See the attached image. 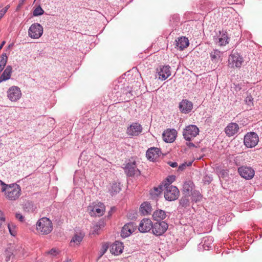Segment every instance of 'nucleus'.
Returning a JSON list of instances; mask_svg holds the SVG:
<instances>
[{
  "mask_svg": "<svg viewBox=\"0 0 262 262\" xmlns=\"http://www.w3.org/2000/svg\"><path fill=\"white\" fill-rule=\"evenodd\" d=\"M123 249V244L118 241H116L111 246L110 251L112 254L118 255L122 252Z\"/></svg>",
  "mask_w": 262,
  "mask_h": 262,
  "instance_id": "21",
  "label": "nucleus"
},
{
  "mask_svg": "<svg viewBox=\"0 0 262 262\" xmlns=\"http://www.w3.org/2000/svg\"><path fill=\"white\" fill-rule=\"evenodd\" d=\"M161 154L160 149L157 147H151L149 148L146 152V156L148 160L154 161L158 158Z\"/></svg>",
  "mask_w": 262,
  "mask_h": 262,
  "instance_id": "16",
  "label": "nucleus"
},
{
  "mask_svg": "<svg viewBox=\"0 0 262 262\" xmlns=\"http://www.w3.org/2000/svg\"><path fill=\"white\" fill-rule=\"evenodd\" d=\"M84 237V235L81 233L79 234H75L72 237L71 243H74L76 245H78L80 242L82 241Z\"/></svg>",
  "mask_w": 262,
  "mask_h": 262,
  "instance_id": "33",
  "label": "nucleus"
},
{
  "mask_svg": "<svg viewBox=\"0 0 262 262\" xmlns=\"http://www.w3.org/2000/svg\"><path fill=\"white\" fill-rule=\"evenodd\" d=\"M24 209L26 211H27L28 212H33L35 207L34 206V204L32 202H27L25 205Z\"/></svg>",
  "mask_w": 262,
  "mask_h": 262,
  "instance_id": "39",
  "label": "nucleus"
},
{
  "mask_svg": "<svg viewBox=\"0 0 262 262\" xmlns=\"http://www.w3.org/2000/svg\"><path fill=\"white\" fill-rule=\"evenodd\" d=\"M8 57L6 53H3L0 56V73L3 71L7 62Z\"/></svg>",
  "mask_w": 262,
  "mask_h": 262,
  "instance_id": "35",
  "label": "nucleus"
},
{
  "mask_svg": "<svg viewBox=\"0 0 262 262\" xmlns=\"http://www.w3.org/2000/svg\"><path fill=\"white\" fill-rule=\"evenodd\" d=\"M199 131L196 125H189L184 129L183 135L186 140L190 141L199 134Z\"/></svg>",
  "mask_w": 262,
  "mask_h": 262,
  "instance_id": "5",
  "label": "nucleus"
},
{
  "mask_svg": "<svg viewBox=\"0 0 262 262\" xmlns=\"http://www.w3.org/2000/svg\"><path fill=\"white\" fill-rule=\"evenodd\" d=\"M239 130V126L236 123L231 122L225 128L224 131L226 135L229 137L233 136Z\"/></svg>",
  "mask_w": 262,
  "mask_h": 262,
  "instance_id": "17",
  "label": "nucleus"
},
{
  "mask_svg": "<svg viewBox=\"0 0 262 262\" xmlns=\"http://www.w3.org/2000/svg\"><path fill=\"white\" fill-rule=\"evenodd\" d=\"M140 210L141 213L144 215L150 214L152 211L150 204L148 202L143 203L140 206Z\"/></svg>",
  "mask_w": 262,
  "mask_h": 262,
  "instance_id": "25",
  "label": "nucleus"
},
{
  "mask_svg": "<svg viewBox=\"0 0 262 262\" xmlns=\"http://www.w3.org/2000/svg\"><path fill=\"white\" fill-rule=\"evenodd\" d=\"M187 145L188 146H189V147H195V145L192 143V142H189V143H187Z\"/></svg>",
  "mask_w": 262,
  "mask_h": 262,
  "instance_id": "51",
  "label": "nucleus"
},
{
  "mask_svg": "<svg viewBox=\"0 0 262 262\" xmlns=\"http://www.w3.org/2000/svg\"><path fill=\"white\" fill-rule=\"evenodd\" d=\"M238 172L240 176L246 179V180H250L253 178L255 171L254 169L251 167L248 166H241L238 168Z\"/></svg>",
  "mask_w": 262,
  "mask_h": 262,
  "instance_id": "10",
  "label": "nucleus"
},
{
  "mask_svg": "<svg viewBox=\"0 0 262 262\" xmlns=\"http://www.w3.org/2000/svg\"><path fill=\"white\" fill-rule=\"evenodd\" d=\"M121 190L120 184L117 183H114L112 184L111 188L109 189L110 193L111 195H114L117 194Z\"/></svg>",
  "mask_w": 262,
  "mask_h": 262,
  "instance_id": "31",
  "label": "nucleus"
},
{
  "mask_svg": "<svg viewBox=\"0 0 262 262\" xmlns=\"http://www.w3.org/2000/svg\"><path fill=\"white\" fill-rule=\"evenodd\" d=\"M105 224L103 221L100 220L93 227V234H98L99 230L104 227Z\"/></svg>",
  "mask_w": 262,
  "mask_h": 262,
  "instance_id": "32",
  "label": "nucleus"
},
{
  "mask_svg": "<svg viewBox=\"0 0 262 262\" xmlns=\"http://www.w3.org/2000/svg\"><path fill=\"white\" fill-rule=\"evenodd\" d=\"M228 38L227 34H226V33H223L221 36L219 37L217 42L220 46H225L228 43Z\"/></svg>",
  "mask_w": 262,
  "mask_h": 262,
  "instance_id": "36",
  "label": "nucleus"
},
{
  "mask_svg": "<svg viewBox=\"0 0 262 262\" xmlns=\"http://www.w3.org/2000/svg\"><path fill=\"white\" fill-rule=\"evenodd\" d=\"M142 129L140 124L134 122L127 127L126 133L130 137L138 136L141 133Z\"/></svg>",
  "mask_w": 262,
  "mask_h": 262,
  "instance_id": "11",
  "label": "nucleus"
},
{
  "mask_svg": "<svg viewBox=\"0 0 262 262\" xmlns=\"http://www.w3.org/2000/svg\"><path fill=\"white\" fill-rule=\"evenodd\" d=\"M192 161H190L189 162H184L180 165L178 169V171H182L184 170L187 166H190L192 165Z\"/></svg>",
  "mask_w": 262,
  "mask_h": 262,
  "instance_id": "41",
  "label": "nucleus"
},
{
  "mask_svg": "<svg viewBox=\"0 0 262 262\" xmlns=\"http://www.w3.org/2000/svg\"><path fill=\"white\" fill-rule=\"evenodd\" d=\"M168 163L172 167H176L178 166V164L176 162H169Z\"/></svg>",
  "mask_w": 262,
  "mask_h": 262,
  "instance_id": "49",
  "label": "nucleus"
},
{
  "mask_svg": "<svg viewBox=\"0 0 262 262\" xmlns=\"http://www.w3.org/2000/svg\"><path fill=\"white\" fill-rule=\"evenodd\" d=\"M159 79L163 81L171 75L170 67L169 66H160L157 69Z\"/></svg>",
  "mask_w": 262,
  "mask_h": 262,
  "instance_id": "13",
  "label": "nucleus"
},
{
  "mask_svg": "<svg viewBox=\"0 0 262 262\" xmlns=\"http://www.w3.org/2000/svg\"><path fill=\"white\" fill-rule=\"evenodd\" d=\"M10 8V5H7L4 8L2 9V10L4 12V13H6Z\"/></svg>",
  "mask_w": 262,
  "mask_h": 262,
  "instance_id": "50",
  "label": "nucleus"
},
{
  "mask_svg": "<svg viewBox=\"0 0 262 262\" xmlns=\"http://www.w3.org/2000/svg\"><path fill=\"white\" fill-rule=\"evenodd\" d=\"M180 191L174 186L165 183L164 184V196L168 201L176 200L179 196Z\"/></svg>",
  "mask_w": 262,
  "mask_h": 262,
  "instance_id": "3",
  "label": "nucleus"
},
{
  "mask_svg": "<svg viewBox=\"0 0 262 262\" xmlns=\"http://www.w3.org/2000/svg\"><path fill=\"white\" fill-rule=\"evenodd\" d=\"M191 195H192V201L197 202L200 201L201 199V195L199 191L194 190L191 193Z\"/></svg>",
  "mask_w": 262,
  "mask_h": 262,
  "instance_id": "37",
  "label": "nucleus"
},
{
  "mask_svg": "<svg viewBox=\"0 0 262 262\" xmlns=\"http://www.w3.org/2000/svg\"><path fill=\"white\" fill-rule=\"evenodd\" d=\"M190 196L182 194V196L179 200V205L182 208H186L190 205Z\"/></svg>",
  "mask_w": 262,
  "mask_h": 262,
  "instance_id": "30",
  "label": "nucleus"
},
{
  "mask_svg": "<svg viewBox=\"0 0 262 262\" xmlns=\"http://www.w3.org/2000/svg\"><path fill=\"white\" fill-rule=\"evenodd\" d=\"M44 10L40 6H37L33 11V15L34 16H37L43 14Z\"/></svg>",
  "mask_w": 262,
  "mask_h": 262,
  "instance_id": "40",
  "label": "nucleus"
},
{
  "mask_svg": "<svg viewBox=\"0 0 262 262\" xmlns=\"http://www.w3.org/2000/svg\"><path fill=\"white\" fill-rule=\"evenodd\" d=\"M221 54H222V53L219 50H213L210 53V56L211 61L213 63H217L219 61H221L222 60Z\"/></svg>",
  "mask_w": 262,
  "mask_h": 262,
  "instance_id": "26",
  "label": "nucleus"
},
{
  "mask_svg": "<svg viewBox=\"0 0 262 262\" xmlns=\"http://www.w3.org/2000/svg\"><path fill=\"white\" fill-rule=\"evenodd\" d=\"M25 1L26 0H19V4H18V5H17L16 8V11H19L20 9V8H21L23 5H24V3Z\"/></svg>",
  "mask_w": 262,
  "mask_h": 262,
  "instance_id": "47",
  "label": "nucleus"
},
{
  "mask_svg": "<svg viewBox=\"0 0 262 262\" xmlns=\"http://www.w3.org/2000/svg\"><path fill=\"white\" fill-rule=\"evenodd\" d=\"M64 262H72V261L70 259H68L66 261Z\"/></svg>",
  "mask_w": 262,
  "mask_h": 262,
  "instance_id": "56",
  "label": "nucleus"
},
{
  "mask_svg": "<svg viewBox=\"0 0 262 262\" xmlns=\"http://www.w3.org/2000/svg\"><path fill=\"white\" fill-rule=\"evenodd\" d=\"M10 233L13 235L15 236L16 234V232L15 231L16 226L14 225L13 223H10L8 226Z\"/></svg>",
  "mask_w": 262,
  "mask_h": 262,
  "instance_id": "42",
  "label": "nucleus"
},
{
  "mask_svg": "<svg viewBox=\"0 0 262 262\" xmlns=\"http://www.w3.org/2000/svg\"><path fill=\"white\" fill-rule=\"evenodd\" d=\"M43 27L38 23H34L31 25L28 30V35L33 39H38L43 33Z\"/></svg>",
  "mask_w": 262,
  "mask_h": 262,
  "instance_id": "6",
  "label": "nucleus"
},
{
  "mask_svg": "<svg viewBox=\"0 0 262 262\" xmlns=\"http://www.w3.org/2000/svg\"><path fill=\"white\" fill-rule=\"evenodd\" d=\"M7 188H2V191L5 192L6 198L11 201L17 200L20 195L21 188L19 185L13 183L7 186Z\"/></svg>",
  "mask_w": 262,
  "mask_h": 262,
  "instance_id": "1",
  "label": "nucleus"
},
{
  "mask_svg": "<svg viewBox=\"0 0 262 262\" xmlns=\"http://www.w3.org/2000/svg\"><path fill=\"white\" fill-rule=\"evenodd\" d=\"M253 98L250 95L247 96L245 99V101L246 103L250 106L253 105Z\"/></svg>",
  "mask_w": 262,
  "mask_h": 262,
  "instance_id": "43",
  "label": "nucleus"
},
{
  "mask_svg": "<svg viewBox=\"0 0 262 262\" xmlns=\"http://www.w3.org/2000/svg\"><path fill=\"white\" fill-rule=\"evenodd\" d=\"M91 208V209L90 213L92 216H101L103 214L105 210V206L104 204L101 203H98V204L95 205L93 207L90 206L89 209Z\"/></svg>",
  "mask_w": 262,
  "mask_h": 262,
  "instance_id": "18",
  "label": "nucleus"
},
{
  "mask_svg": "<svg viewBox=\"0 0 262 262\" xmlns=\"http://www.w3.org/2000/svg\"><path fill=\"white\" fill-rule=\"evenodd\" d=\"M137 228V225L133 222H129L122 227L121 235L123 237L129 236Z\"/></svg>",
  "mask_w": 262,
  "mask_h": 262,
  "instance_id": "14",
  "label": "nucleus"
},
{
  "mask_svg": "<svg viewBox=\"0 0 262 262\" xmlns=\"http://www.w3.org/2000/svg\"><path fill=\"white\" fill-rule=\"evenodd\" d=\"M193 183L191 181H186L183 186L182 194L191 196L190 192H192Z\"/></svg>",
  "mask_w": 262,
  "mask_h": 262,
  "instance_id": "24",
  "label": "nucleus"
},
{
  "mask_svg": "<svg viewBox=\"0 0 262 262\" xmlns=\"http://www.w3.org/2000/svg\"><path fill=\"white\" fill-rule=\"evenodd\" d=\"M5 222V217L3 212L0 210V227Z\"/></svg>",
  "mask_w": 262,
  "mask_h": 262,
  "instance_id": "45",
  "label": "nucleus"
},
{
  "mask_svg": "<svg viewBox=\"0 0 262 262\" xmlns=\"http://www.w3.org/2000/svg\"><path fill=\"white\" fill-rule=\"evenodd\" d=\"M189 45V41L188 38L185 37H181L176 40V46L180 50H183L187 48Z\"/></svg>",
  "mask_w": 262,
  "mask_h": 262,
  "instance_id": "23",
  "label": "nucleus"
},
{
  "mask_svg": "<svg viewBox=\"0 0 262 262\" xmlns=\"http://www.w3.org/2000/svg\"><path fill=\"white\" fill-rule=\"evenodd\" d=\"M48 253L49 254H51L53 256H56V255H57L59 253V252L56 249L53 248L51 250H50L49 251H48Z\"/></svg>",
  "mask_w": 262,
  "mask_h": 262,
  "instance_id": "46",
  "label": "nucleus"
},
{
  "mask_svg": "<svg viewBox=\"0 0 262 262\" xmlns=\"http://www.w3.org/2000/svg\"><path fill=\"white\" fill-rule=\"evenodd\" d=\"M168 227L167 223L165 221H158L152 225V232L156 236L161 235L166 231Z\"/></svg>",
  "mask_w": 262,
  "mask_h": 262,
  "instance_id": "8",
  "label": "nucleus"
},
{
  "mask_svg": "<svg viewBox=\"0 0 262 262\" xmlns=\"http://www.w3.org/2000/svg\"><path fill=\"white\" fill-rule=\"evenodd\" d=\"M164 185L163 184L158 187H155L150 191V194L153 199L157 198L164 191Z\"/></svg>",
  "mask_w": 262,
  "mask_h": 262,
  "instance_id": "28",
  "label": "nucleus"
},
{
  "mask_svg": "<svg viewBox=\"0 0 262 262\" xmlns=\"http://www.w3.org/2000/svg\"><path fill=\"white\" fill-rule=\"evenodd\" d=\"M152 224L150 220L144 219L142 220L139 226L138 229L141 232H147L152 229Z\"/></svg>",
  "mask_w": 262,
  "mask_h": 262,
  "instance_id": "19",
  "label": "nucleus"
},
{
  "mask_svg": "<svg viewBox=\"0 0 262 262\" xmlns=\"http://www.w3.org/2000/svg\"><path fill=\"white\" fill-rule=\"evenodd\" d=\"M16 217L18 219L20 222L24 221V216L20 213H16L15 215Z\"/></svg>",
  "mask_w": 262,
  "mask_h": 262,
  "instance_id": "48",
  "label": "nucleus"
},
{
  "mask_svg": "<svg viewBox=\"0 0 262 262\" xmlns=\"http://www.w3.org/2000/svg\"><path fill=\"white\" fill-rule=\"evenodd\" d=\"M166 216L165 212L162 210H158L154 212L152 214L153 219L157 221H161L165 219Z\"/></svg>",
  "mask_w": 262,
  "mask_h": 262,
  "instance_id": "29",
  "label": "nucleus"
},
{
  "mask_svg": "<svg viewBox=\"0 0 262 262\" xmlns=\"http://www.w3.org/2000/svg\"><path fill=\"white\" fill-rule=\"evenodd\" d=\"M200 9L203 11H210L213 9L212 4L209 1H205L200 4Z\"/></svg>",
  "mask_w": 262,
  "mask_h": 262,
  "instance_id": "34",
  "label": "nucleus"
},
{
  "mask_svg": "<svg viewBox=\"0 0 262 262\" xmlns=\"http://www.w3.org/2000/svg\"><path fill=\"white\" fill-rule=\"evenodd\" d=\"M7 96L11 101H16L21 96V92L20 89L16 86H12L10 88L7 92Z\"/></svg>",
  "mask_w": 262,
  "mask_h": 262,
  "instance_id": "9",
  "label": "nucleus"
},
{
  "mask_svg": "<svg viewBox=\"0 0 262 262\" xmlns=\"http://www.w3.org/2000/svg\"><path fill=\"white\" fill-rule=\"evenodd\" d=\"M174 176H169L166 178V181L163 182L162 184L164 185L165 183H167V184H169L170 185H171V184L174 181Z\"/></svg>",
  "mask_w": 262,
  "mask_h": 262,
  "instance_id": "44",
  "label": "nucleus"
},
{
  "mask_svg": "<svg viewBox=\"0 0 262 262\" xmlns=\"http://www.w3.org/2000/svg\"><path fill=\"white\" fill-rule=\"evenodd\" d=\"M192 103L186 99H183L180 103L179 107L183 113L187 114L192 109Z\"/></svg>",
  "mask_w": 262,
  "mask_h": 262,
  "instance_id": "20",
  "label": "nucleus"
},
{
  "mask_svg": "<svg viewBox=\"0 0 262 262\" xmlns=\"http://www.w3.org/2000/svg\"><path fill=\"white\" fill-rule=\"evenodd\" d=\"M108 248V245L107 244H103L102 247L99 253V256L98 257L97 260H98L107 251Z\"/></svg>",
  "mask_w": 262,
  "mask_h": 262,
  "instance_id": "38",
  "label": "nucleus"
},
{
  "mask_svg": "<svg viewBox=\"0 0 262 262\" xmlns=\"http://www.w3.org/2000/svg\"><path fill=\"white\" fill-rule=\"evenodd\" d=\"M259 141V138L256 133L249 132L247 133L244 139V145L248 148L255 147Z\"/></svg>",
  "mask_w": 262,
  "mask_h": 262,
  "instance_id": "4",
  "label": "nucleus"
},
{
  "mask_svg": "<svg viewBox=\"0 0 262 262\" xmlns=\"http://www.w3.org/2000/svg\"><path fill=\"white\" fill-rule=\"evenodd\" d=\"M6 42L5 41H3L1 45H0V50L3 48V46H4V45L5 44Z\"/></svg>",
  "mask_w": 262,
  "mask_h": 262,
  "instance_id": "55",
  "label": "nucleus"
},
{
  "mask_svg": "<svg viewBox=\"0 0 262 262\" xmlns=\"http://www.w3.org/2000/svg\"><path fill=\"white\" fill-rule=\"evenodd\" d=\"M213 242V238L212 236H208L203 238L201 242L199 245V248H203L205 250H208L211 247V245Z\"/></svg>",
  "mask_w": 262,
  "mask_h": 262,
  "instance_id": "22",
  "label": "nucleus"
},
{
  "mask_svg": "<svg viewBox=\"0 0 262 262\" xmlns=\"http://www.w3.org/2000/svg\"><path fill=\"white\" fill-rule=\"evenodd\" d=\"M177 132L174 129H167L162 134L163 140L167 143L173 142L177 137Z\"/></svg>",
  "mask_w": 262,
  "mask_h": 262,
  "instance_id": "15",
  "label": "nucleus"
},
{
  "mask_svg": "<svg viewBox=\"0 0 262 262\" xmlns=\"http://www.w3.org/2000/svg\"><path fill=\"white\" fill-rule=\"evenodd\" d=\"M228 61L231 67L240 68L244 60L239 53L233 51L228 58Z\"/></svg>",
  "mask_w": 262,
  "mask_h": 262,
  "instance_id": "7",
  "label": "nucleus"
},
{
  "mask_svg": "<svg viewBox=\"0 0 262 262\" xmlns=\"http://www.w3.org/2000/svg\"><path fill=\"white\" fill-rule=\"evenodd\" d=\"M205 181H207L208 183L210 182L211 181V179L209 177H205Z\"/></svg>",
  "mask_w": 262,
  "mask_h": 262,
  "instance_id": "54",
  "label": "nucleus"
},
{
  "mask_svg": "<svg viewBox=\"0 0 262 262\" xmlns=\"http://www.w3.org/2000/svg\"><path fill=\"white\" fill-rule=\"evenodd\" d=\"M1 185H2V188H5L7 187L6 186H9V185L6 184L2 181H1Z\"/></svg>",
  "mask_w": 262,
  "mask_h": 262,
  "instance_id": "52",
  "label": "nucleus"
},
{
  "mask_svg": "<svg viewBox=\"0 0 262 262\" xmlns=\"http://www.w3.org/2000/svg\"><path fill=\"white\" fill-rule=\"evenodd\" d=\"M124 170L126 174L128 177L139 176L140 174V171L137 167L135 161L130 162L127 163Z\"/></svg>",
  "mask_w": 262,
  "mask_h": 262,
  "instance_id": "12",
  "label": "nucleus"
},
{
  "mask_svg": "<svg viewBox=\"0 0 262 262\" xmlns=\"http://www.w3.org/2000/svg\"><path fill=\"white\" fill-rule=\"evenodd\" d=\"M36 229L37 232L41 234H48L53 230L52 223L49 218L42 217L36 223Z\"/></svg>",
  "mask_w": 262,
  "mask_h": 262,
  "instance_id": "2",
  "label": "nucleus"
},
{
  "mask_svg": "<svg viewBox=\"0 0 262 262\" xmlns=\"http://www.w3.org/2000/svg\"><path fill=\"white\" fill-rule=\"evenodd\" d=\"M5 13L2 10H0V19L4 16Z\"/></svg>",
  "mask_w": 262,
  "mask_h": 262,
  "instance_id": "53",
  "label": "nucleus"
},
{
  "mask_svg": "<svg viewBox=\"0 0 262 262\" xmlns=\"http://www.w3.org/2000/svg\"><path fill=\"white\" fill-rule=\"evenodd\" d=\"M12 68L11 66H8L1 76L0 77V82L3 81H6L10 78L11 73H12Z\"/></svg>",
  "mask_w": 262,
  "mask_h": 262,
  "instance_id": "27",
  "label": "nucleus"
}]
</instances>
